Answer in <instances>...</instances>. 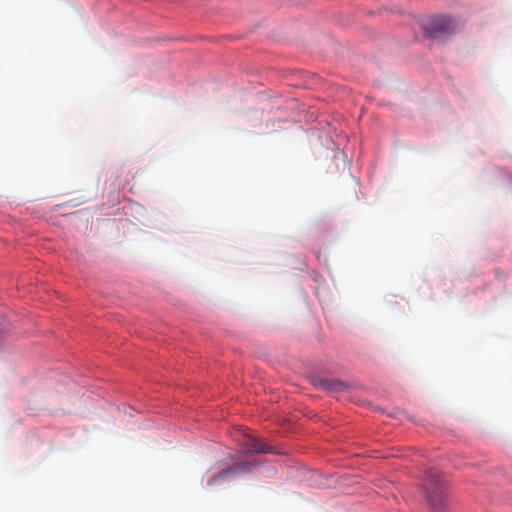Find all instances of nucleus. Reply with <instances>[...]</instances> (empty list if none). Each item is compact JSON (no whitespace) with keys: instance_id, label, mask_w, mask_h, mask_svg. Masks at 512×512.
Listing matches in <instances>:
<instances>
[{"instance_id":"f257e3e1","label":"nucleus","mask_w":512,"mask_h":512,"mask_svg":"<svg viewBox=\"0 0 512 512\" xmlns=\"http://www.w3.org/2000/svg\"><path fill=\"white\" fill-rule=\"evenodd\" d=\"M423 489L430 508L437 512L442 511L447 500L446 485L437 470L430 469L426 472Z\"/></svg>"},{"instance_id":"f03ea898","label":"nucleus","mask_w":512,"mask_h":512,"mask_svg":"<svg viewBox=\"0 0 512 512\" xmlns=\"http://www.w3.org/2000/svg\"><path fill=\"white\" fill-rule=\"evenodd\" d=\"M312 384L315 388L325 391L335 397L346 392L349 388L347 383L333 378L316 377L312 380Z\"/></svg>"},{"instance_id":"7ed1b4c3","label":"nucleus","mask_w":512,"mask_h":512,"mask_svg":"<svg viewBox=\"0 0 512 512\" xmlns=\"http://www.w3.org/2000/svg\"><path fill=\"white\" fill-rule=\"evenodd\" d=\"M425 28L431 36L450 34L455 30V22L446 16H435L428 20Z\"/></svg>"},{"instance_id":"20e7f679","label":"nucleus","mask_w":512,"mask_h":512,"mask_svg":"<svg viewBox=\"0 0 512 512\" xmlns=\"http://www.w3.org/2000/svg\"><path fill=\"white\" fill-rule=\"evenodd\" d=\"M241 449L245 454L269 453L272 451L269 446L252 436H247L241 444Z\"/></svg>"},{"instance_id":"39448f33","label":"nucleus","mask_w":512,"mask_h":512,"mask_svg":"<svg viewBox=\"0 0 512 512\" xmlns=\"http://www.w3.org/2000/svg\"><path fill=\"white\" fill-rule=\"evenodd\" d=\"M251 466H252V464L249 463V462H244V463L237 464L234 467H231V468H228V469H225V470L221 471L217 475V477L213 478L212 480L214 481L216 479L224 478V477H227L229 475H234V474L240 473V472H247V471H249Z\"/></svg>"}]
</instances>
